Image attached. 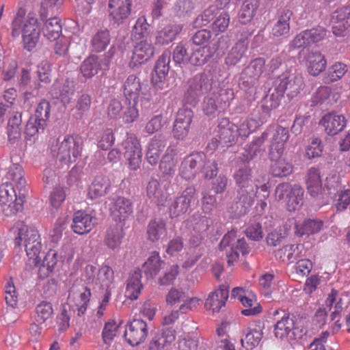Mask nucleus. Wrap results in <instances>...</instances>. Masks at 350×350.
<instances>
[{"label":"nucleus","instance_id":"f257e3e1","mask_svg":"<svg viewBox=\"0 0 350 350\" xmlns=\"http://www.w3.org/2000/svg\"><path fill=\"white\" fill-rule=\"evenodd\" d=\"M12 229L16 234L15 245L23 246L29 264L38 266L40 262L39 255L42 247L38 230L35 227L27 226L23 221L16 222Z\"/></svg>","mask_w":350,"mask_h":350},{"label":"nucleus","instance_id":"f03ea898","mask_svg":"<svg viewBox=\"0 0 350 350\" xmlns=\"http://www.w3.org/2000/svg\"><path fill=\"white\" fill-rule=\"evenodd\" d=\"M252 178V169L246 165L240 167L233 174V178L239 189L237 200L230 209L237 216L245 215L253 204Z\"/></svg>","mask_w":350,"mask_h":350},{"label":"nucleus","instance_id":"7ed1b4c3","mask_svg":"<svg viewBox=\"0 0 350 350\" xmlns=\"http://www.w3.org/2000/svg\"><path fill=\"white\" fill-rule=\"evenodd\" d=\"M50 149L53 157L66 165H70L81 157L83 143L78 135H67L61 142L53 140Z\"/></svg>","mask_w":350,"mask_h":350},{"label":"nucleus","instance_id":"20e7f679","mask_svg":"<svg viewBox=\"0 0 350 350\" xmlns=\"http://www.w3.org/2000/svg\"><path fill=\"white\" fill-rule=\"evenodd\" d=\"M25 192L3 183L0 186V205L6 216H12L23 209Z\"/></svg>","mask_w":350,"mask_h":350},{"label":"nucleus","instance_id":"39448f33","mask_svg":"<svg viewBox=\"0 0 350 350\" xmlns=\"http://www.w3.org/2000/svg\"><path fill=\"white\" fill-rule=\"evenodd\" d=\"M219 247L225 251L227 262L229 266L233 265L239 259V254L246 255L250 252V247L245 238L237 239V231L232 230L224 235L221 239Z\"/></svg>","mask_w":350,"mask_h":350},{"label":"nucleus","instance_id":"423d86ee","mask_svg":"<svg viewBox=\"0 0 350 350\" xmlns=\"http://www.w3.org/2000/svg\"><path fill=\"white\" fill-rule=\"evenodd\" d=\"M304 191L298 185H291L288 183L279 184L275 190V198L277 201L284 200L288 211H295L300 208L304 202Z\"/></svg>","mask_w":350,"mask_h":350},{"label":"nucleus","instance_id":"0eeeda50","mask_svg":"<svg viewBox=\"0 0 350 350\" xmlns=\"http://www.w3.org/2000/svg\"><path fill=\"white\" fill-rule=\"evenodd\" d=\"M123 155L128 162L129 168L137 171L142 163V152L139 140L134 133H127L122 142Z\"/></svg>","mask_w":350,"mask_h":350},{"label":"nucleus","instance_id":"6e6552de","mask_svg":"<svg viewBox=\"0 0 350 350\" xmlns=\"http://www.w3.org/2000/svg\"><path fill=\"white\" fill-rule=\"evenodd\" d=\"M90 296V289L84 284H73L69 291L67 304L73 311H77V316L81 317L87 310Z\"/></svg>","mask_w":350,"mask_h":350},{"label":"nucleus","instance_id":"1a4fd4ad","mask_svg":"<svg viewBox=\"0 0 350 350\" xmlns=\"http://www.w3.org/2000/svg\"><path fill=\"white\" fill-rule=\"evenodd\" d=\"M196 189L187 187L180 196L175 198L169 206V215L172 219L183 217L186 215L194 198Z\"/></svg>","mask_w":350,"mask_h":350},{"label":"nucleus","instance_id":"9d476101","mask_svg":"<svg viewBox=\"0 0 350 350\" xmlns=\"http://www.w3.org/2000/svg\"><path fill=\"white\" fill-rule=\"evenodd\" d=\"M110 215L116 224H124L133 213V204L131 199L118 196L111 202Z\"/></svg>","mask_w":350,"mask_h":350},{"label":"nucleus","instance_id":"9b49d317","mask_svg":"<svg viewBox=\"0 0 350 350\" xmlns=\"http://www.w3.org/2000/svg\"><path fill=\"white\" fill-rule=\"evenodd\" d=\"M148 334V325L142 319H133L126 325L124 338L131 346H137L144 342Z\"/></svg>","mask_w":350,"mask_h":350},{"label":"nucleus","instance_id":"f8f14e48","mask_svg":"<svg viewBox=\"0 0 350 350\" xmlns=\"http://www.w3.org/2000/svg\"><path fill=\"white\" fill-rule=\"evenodd\" d=\"M41 29L38 19L29 14L22 29L23 48L31 51L38 42Z\"/></svg>","mask_w":350,"mask_h":350},{"label":"nucleus","instance_id":"ddd939ff","mask_svg":"<svg viewBox=\"0 0 350 350\" xmlns=\"http://www.w3.org/2000/svg\"><path fill=\"white\" fill-rule=\"evenodd\" d=\"M70 228L78 234L89 233L96 224V217L92 213L85 210H79L74 213Z\"/></svg>","mask_w":350,"mask_h":350},{"label":"nucleus","instance_id":"4468645a","mask_svg":"<svg viewBox=\"0 0 350 350\" xmlns=\"http://www.w3.org/2000/svg\"><path fill=\"white\" fill-rule=\"evenodd\" d=\"M217 137L221 146L230 147L238 139V126L227 118H222L217 125Z\"/></svg>","mask_w":350,"mask_h":350},{"label":"nucleus","instance_id":"2eb2a0df","mask_svg":"<svg viewBox=\"0 0 350 350\" xmlns=\"http://www.w3.org/2000/svg\"><path fill=\"white\" fill-rule=\"evenodd\" d=\"M3 182L16 187L18 192L26 193L27 180L23 167L18 163H12L9 166L3 176Z\"/></svg>","mask_w":350,"mask_h":350},{"label":"nucleus","instance_id":"dca6fc26","mask_svg":"<svg viewBox=\"0 0 350 350\" xmlns=\"http://www.w3.org/2000/svg\"><path fill=\"white\" fill-rule=\"evenodd\" d=\"M193 117V113L190 109L182 108L178 110L172 131L176 139H183L188 135Z\"/></svg>","mask_w":350,"mask_h":350},{"label":"nucleus","instance_id":"f3484780","mask_svg":"<svg viewBox=\"0 0 350 350\" xmlns=\"http://www.w3.org/2000/svg\"><path fill=\"white\" fill-rule=\"evenodd\" d=\"M289 138L288 128L278 126L272 137V141L269 151L271 160L280 159L284 151V146Z\"/></svg>","mask_w":350,"mask_h":350},{"label":"nucleus","instance_id":"a211bd4d","mask_svg":"<svg viewBox=\"0 0 350 350\" xmlns=\"http://www.w3.org/2000/svg\"><path fill=\"white\" fill-rule=\"evenodd\" d=\"M229 295L228 286L226 284H221L211 292L206 299L204 306L206 310L212 313L219 312L222 308L225 307Z\"/></svg>","mask_w":350,"mask_h":350},{"label":"nucleus","instance_id":"6ab92c4d","mask_svg":"<svg viewBox=\"0 0 350 350\" xmlns=\"http://www.w3.org/2000/svg\"><path fill=\"white\" fill-rule=\"evenodd\" d=\"M206 156L202 152L193 153L186 157L180 167V175L186 180L194 178L198 169L205 159Z\"/></svg>","mask_w":350,"mask_h":350},{"label":"nucleus","instance_id":"aec40b11","mask_svg":"<svg viewBox=\"0 0 350 350\" xmlns=\"http://www.w3.org/2000/svg\"><path fill=\"white\" fill-rule=\"evenodd\" d=\"M171 53L170 51H165L157 59L154 68L155 72L152 77L153 85H158L159 88L164 85V81L170 70Z\"/></svg>","mask_w":350,"mask_h":350},{"label":"nucleus","instance_id":"412c9836","mask_svg":"<svg viewBox=\"0 0 350 350\" xmlns=\"http://www.w3.org/2000/svg\"><path fill=\"white\" fill-rule=\"evenodd\" d=\"M346 123L347 120L345 116L335 112L326 113L320 121L326 133L332 136L341 132L345 128Z\"/></svg>","mask_w":350,"mask_h":350},{"label":"nucleus","instance_id":"4be33fe9","mask_svg":"<svg viewBox=\"0 0 350 350\" xmlns=\"http://www.w3.org/2000/svg\"><path fill=\"white\" fill-rule=\"evenodd\" d=\"M140 89H124V96L128 105L124 111L122 119L125 124L135 122L139 117V110L136 107Z\"/></svg>","mask_w":350,"mask_h":350},{"label":"nucleus","instance_id":"5701e85b","mask_svg":"<svg viewBox=\"0 0 350 350\" xmlns=\"http://www.w3.org/2000/svg\"><path fill=\"white\" fill-rule=\"evenodd\" d=\"M154 55V47L146 41H141L133 49V56L129 62L131 67L142 64L151 59Z\"/></svg>","mask_w":350,"mask_h":350},{"label":"nucleus","instance_id":"b1692460","mask_svg":"<svg viewBox=\"0 0 350 350\" xmlns=\"http://www.w3.org/2000/svg\"><path fill=\"white\" fill-rule=\"evenodd\" d=\"M108 7L109 16L118 25L124 22L131 14V0H109Z\"/></svg>","mask_w":350,"mask_h":350},{"label":"nucleus","instance_id":"393cba45","mask_svg":"<svg viewBox=\"0 0 350 350\" xmlns=\"http://www.w3.org/2000/svg\"><path fill=\"white\" fill-rule=\"evenodd\" d=\"M142 278V270L139 268H135L129 273L125 290V297L127 299L134 301L139 298L144 288Z\"/></svg>","mask_w":350,"mask_h":350},{"label":"nucleus","instance_id":"a878e982","mask_svg":"<svg viewBox=\"0 0 350 350\" xmlns=\"http://www.w3.org/2000/svg\"><path fill=\"white\" fill-rule=\"evenodd\" d=\"M244 291L242 288H234L232 295L237 297L238 299L245 307L241 310V314L244 316H253L260 314L262 311L260 305L256 301V299L251 295H243Z\"/></svg>","mask_w":350,"mask_h":350},{"label":"nucleus","instance_id":"bb28decb","mask_svg":"<svg viewBox=\"0 0 350 350\" xmlns=\"http://www.w3.org/2000/svg\"><path fill=\"white\" fill-rule=\"evenodd\" d=\"M263 329L260 322L250 324L244 338H241L242 346L247 350L256 347L262 338Z\"/></svg>","mask_w":350,"mask_h":350},{"label":"nucleus","instance_id":"cd10ccee","mask_svg":"<svg viewBox=\"0 0 350 350\" xmlns=\"http://www.w3.org/2000/svg\"><path fill=\"white\" fill-rule=\"evenodd\" d=\"M305 183L309 194L316 198L322 193V178L321 170L317 167H310L306 174Z\"/></svg>","mask_w":350,"mask_h":350},{"label":"nucleus","instance_id":"c85d7f7f","mask_svg":"<svg viewBox=\"0 0 350 350\" xmlns=\"http://www.w3.org/2000/svg\"><path fill=\"white\" fill-rule=\"evenodd\" d=\"M308 72L313 76H317L326 67V60L319 51H308L304 57Z\"/></svg>","mask_w":350,"mask_h":350},{"label":"nucleus","instance_id":"c756f323","mask_svg":"<svg viewBox=\"0 0 350 350\" xmlns=\"http://www.w3.org/2000/svg\"><path fill=\"white\" fill-rule=\"evenodd\" d=\"M148 241L155 243L165 238L167 234L166 222L161 218H155L149 221L146 230Z\"/></svg>","mask_w":350,"mask_h":350},{"label":"nucleus","instance_id":"7c9ffc66","mask_svg":"<svg viewBox=\"0 0 350 350\" xmlns=\"http://www.w3.org/2000/svg\"><path fill=\"white\" fill-rule=\"evenodd\" d=\"M165 262L161 260L159 253L152 252L142 265V270L147 279L154 278L164 268Z\"/></svg>","mask_w":350,"mask_h":350},{"label":"nucleus","instance_id":"2f4dec72","mask_svg":"<svg viewBox=\"0 0 350 350\" xmlns=\"http://www.w3.org/2000/svg\"><path fill=\"white\" fill-rule=\"evenodd\" d=\"M343 300L339 296L338 291L332 288L325 300L326 308L331 311L330 318L332 321H336V323L340 321V316L343 310Z\"/></svg>","mask_w":350,"mask_h":350},{"label":"nucleus","instance_id":"473e14b6","mask_svg":"<svg viewBox=\"0 0 350 350\" xmlns=\"http://www.w3.org/2000/svg\"><path fill=\"white\" fill-rule=\"evenodd\" d=\"M58 262L57 252L55 250H49L45 255L42 263H39L38 278L44 280L48 278L54 271Z\"/></svg>","mask_w":350,"mask_h":350},{"label":"nucleus","instance_id":"72a5a7b5","mask_svg":"<svg viewBox=\"0 0 350 350\" xmlns=\"http://www.w3.org/2000/svg\"><path fill=\"white\" fill-rule=\"evenodd\" d=\"M111 187L109 178L107 176H97L89 188L88 196L95 199L106 195Z\"/></svg>","mask_w":350,"mask_h":350},{"label":"nucleus","instance_id":"f704fd0d","mask_svg":"<svg viewBox=\"0 0 350 350\" xmlns=\"http://www.w3.org/2000/svg\"><path fill=\"white\" fill-rule=\"evenodd\" d=\"M53 12L49 14L50 18H47L42 21L44 22V26L42 27L41 31L43 36L50 41H55L57 40L62 33V25L60 20L57 17H53Z\"/></svg>","mask_w":350,"mask_h":350},{"label":"nucleus","instance_id":"c9c22d12","mask_svg":"<svg viewBox=\"0 0 350 350\" xmlns=\"http://www.w3.org/2000/svg\"><path fill=\"white\" fill-rule=\"evenodd\" d=\"M284 314L281 319L278 320L274 325V335L280 340L289 339L292 329H293V319L288 313L282 311Z\"/></svg>","mask_w":350,"mask_h":350},{"label":"nucleus","instance_id":"e433bc0d","mask_svg":"<svg viewBox=\"0 0 350 350\" xmlns=\"http://www.w3.org/2000/svg\"><path fill=\"white\" fill-rule=\"evenodd\" d=\"M271 81L273 88H301L304 85L301 76L290 72H284Z\"/></svg>","mask_w":350,"mask_h":350},{"label":"nucleus","instance_id":"4c0bfd02","mask_svg":"<svg viewBox=\"0 0 350 350\" xmlns=\"http://www.w3.org/2000/svg\"><path fill=\"white\" fill-rule=\"evenodd\" d=\"M146 191L147 197L157 206H163L167 201V196L157 179L152 178L148 182Z\"/></svg>","mask_w":350,"mask_h":350},{"label":"nucleus","instance_id":"58836bf2","mask_svg":"<svg viewBox=\"0 0 350 350\" xmlns=\"http://www.w3.org/2000/svg\"><path fill=\"white\" fill-rule=\"evenodd\" d=\"M124 224H114L107 229L105 243L110 249L115 250L120 247L124 237Z\"/></svg>","mask_w":350,"mask_h":350},{"label":"nucleus","instance_id":"ea45409f","mask_svg":"<svg viewBox=\"0 0 350 350\" xmlns=\"http://www.w3.org/2000/svg\"><path fill=\"white\" fill-rule=\"evenodd\" d=\"M260 5V0H245L238 13L239 21L241 24L250 23L255 16Z\"/></svg>","mask_w":350,"mask_h":350},{"label":"nucleus","instance_id":"a19ab883","mask_svg":"<svg viewBox=\"0 0 350 350\" xmlns=\"http://www.w3.org/2000/svg\"><path fill=\"white\" fill-rule=\"evenodd\" d=\"M284 89H269L268 94L262 100V109L269 113L276 109L280 104L284 94Z\"/></svg>","mask_w":350,"mask_h":350},{"label":"nucleus","instance_id":"79ce46f5","mask_svg":"<svg viewBox=\"0 0 350 350\" xmlns=\"http://www.w3.org/2000/svg\"><path fill=\"white\" fill-rule=\"evenodd\" d=\"M248 42L245 39H241L236 42L234 46L228 52L225 62L229 66H236L243 57L247 49Z\"/></svg>","mask_w":350,"mask_h":350},{"label":"nucleus","instance_id":"37998d69","mask_svg":"<svg viewBox=\"0 0 350 350\" xmlns=\"http://www.w3.org/2000/svg\"><path fill=\"white\" fill-rule=\"evenodd\" d=\"M300 245H288L275 252V257L283 262L293 263L299 258Z\"/></svg>","mask_w":350,"mask_h":350},{"label":"nucleus","instance_id":"c03bdc74","mask_svg":"<svg viewBox=\"0 0 350 350\" xmlns=\"http://www.w3.org/2000/svg\"><path fill=\"white\" fill-rule=\"evenodd\" d=\"M336 89H318L312 98L313 105L319 104L332 105L340 98Z\"/></svg>","mask_w":350,"mask_h":350},{"label":"nucleus","instance_id":"a18cd8bd","mask_svg":"<svg viewBox=\"0 0 350 350\" xmlns=\"http://www.w3.org/2000/svg\"><path fill=\"white\" fill-rule=\"evenodd\" d=\"M111 41L110 31L107 28L100 29L92 36L91 45L92 51L100 53L106 49Z\"/></svg>","mask_w":350,"mask_h":350},{"label":"nucleus","instance_id":"49530a36","mask_svg":"<svg viewBox=\"0 0 350 350\" xmlns=\"http://www.w3.org/2000/svg\"><path fill=\"white\" fill-rule=\"evenodd\" d=\"M53 314L52 304L48 301H42L36 307L34 320L39 324H44L53 318Z\"/></svg>","mask_w":350,"mask_h":350},{"label":"nucleus","instance_id":"de8ad7c7","mask_svg":"<svg viewBox=\"0 0 350 350\" xmlns=\"http://www.w3.org/2000/svg\"><path fill=\"white\" fill-rule=\"evenodd\" d=\"M100 68V64L98 61V57L96 55L89 56L80 66L81 74L85 79L92 78L98 73Z\"/></svg>","mask_w":350,"mask_h":350},{"label":"nucleus","instance_id":"09e8293b","mask_svg":"<svg viewBox=\"0 0 350 350\" xmlns=\"http://www.w3.org/2000/svg\"><path fill=\"white\" fill-rule=\"evenodd\" d=\"M213 54L209 47L198 49L189 55V64L193 66H202L213 57Z\"/></svg>","mask_w":350,"mask_h":350},{"label":"nucleus","instance_id":"8fccbe9b","mask_svg":"<svg viewBox=\"0 0 350 350\" xmlns=\"http://www.w3.org/2000/svg\"><path fill=\"white\" fill-rule=\"evenodd\" d=\"M114 282V272L113 269L108 265L103 264L98 269L97 274L96 284L100 285L106 290Z\"/></svg>","mask_w":350,"mask_h":350},{"label":"nucleus","instance_id":"3c124183","mask_svg":"<svg viewBox=\"0 0 350 350\" xmlns=\"http://www.w3.org/2000/svg\"><path fill=\"white\" fill-rule=\"evenodd\" d=\"M175 156L176 152L173 149L167 150L159 164V169L162 174L172 175L174 173L177 162Z\"/></svg>","mask_w":350,"mask_h":350},{"label":"nucleus","instance_id":"603ef678","mask_svg":"<svg viewBox=\"0 0 350 350\" xmlns=\"http://www.w3.org/2000/svg\"><path fill=\"white\" fill-rule=\"evenodd\" d=\"M271 165V172L273 176L284 177L290 175L293 172V165L284 159H278Z\"/></svg>","mask_w":350,"mask_h":350},{"label":"nucleus","instance_id":"864d4df0","mask_svg":"<svg viewBox=\"0 0 350 350\" xmlns=\"http://www.w3.org/2000/svg\"><path fill=\"white\" fill-rule=\"evenodd\" d=\"M218 14L219 12H217V7L215 5H210L195 19L193 21L194 27H201L202 26H206L213 21Z\"/></svg>","mask_w":350,"mask_h":350},{"label":"nucleus","instance_id":"5fc2aeb1","mask_svg":"<svg viewBox=\"0 0 350 350\" xmlns=\"http://www.w3.org/2000/svg\"><path fill=\"white\" fill-rule=\"evenodd\" d=\"M230 23V17L226 11L219 12L211 25L212 30L215 33H223L227 30Z\"/></svg>","mask_w":350,"mask_h":350},{"label":"nucleus","instance_id":"6e6d98bb","mask_svg":"<svg viewBox=\"0 0 350 350\" xmlns=\"http://www.w3.org/2000/svg\"><path fill=\"white\" fill-rule=\"evenodd\" d=\"M187 293L181 288L172 287L165 295V301L167 306L178 305L187 298Z\"/></svg>","mask_w":350,"mask_h":350},{"label":"nucleus","instance_id":"4d7b16f0","mask_svg":"<svg viewBox=\"0 0 350 350\" xmlns=\"http://www.w3.org/2000/svg\"><path fill=\"white\" fill-rule=\"evenodd\" d=\"M177 34L178 31L176 29L167 26L158 32L155 38V44L161 46L167 44L175 39Z\"/></svg>","mask_w":350,"mask_h":350},{"label":"nucleus","instance_id":"13d9d810","mask_svg":"<svg viewBox=\"0 0 350 350\" xmlns=\"http://www.w3.org/2000/svg\"><path fill=\"white\" fill-rule=\"evenodd\" d=\"M119 325L114 320H109L105 323L103 332L102 338L105 345H111L116 336Z\"/></svg>","mask_w":350,"mask_h":350},{"label":"nucleus","instance_id":"bf43d9fd","mask_svg":"<svg viewBox=\"0 0 350 350\" xmlns=\"http://www.w3.org/2000/svg\"><path fill=\"white\" fill-rule=\"evenodd\" d=\"M213 94L217 99L219 108L222 111L229 106L230 100L234 98L232 89H219L217 92Z\"/></svg>","mask_w":350,"mask_h":350},{"label":"nucleus","instance_id":"052dcab7","mask_svg":"<svg viewBox=\"0 0 350 350\" xmlns=\"http://www.w3.org/2000/svg\"><path fill=\"white\" fill-rule=\"evenodd\" d=\"M50 113L51 105L49 102L46 100H41L38 105L35 113V118L40 121L41 123L40 124L41 126L46 125V121L50 117Z\"/></svg>","mask_w":350,"mask_h":350},{"label":"nucleus","instance_id":"680f3d73","mask_svg":"<svg viewBox=\"0 0 350 350\" xmlns=\"http://www.w3.org/2000/svg\"><path fill=\"white\" fill-rule=\"evenodd\" d=\"M347 66L342 63H337L329 69L327 77L325 78V82L329 83L340 79L347 72Z\"/></svg>","mask_w":350,"mask_h":350},{"label":"nucleus","instance_id":"e2e57ef3","mask_svg":"<svg viewBox=\"0 0 350 350\" xmlns=\"http://www.w3.org/2000/svg\"><path fill=\"white\" fill-rule=\"evenodd\" d=\"M61 5L60 0H42L39 10L40 20L44 21L49 16V12H53L55 8L57 10Z\"/></svg>","mask_w":350,"mask_h":350},{"label":"nucleus","instance_id":"0e129e2a","mask_svg":"<svg viewBox=\"0 0 350 350\" xmlns=\"http://www.w3.org/2000/svg\"><path fill=\"white\" fill-rule=\"evenodd\" d=\"M26 14V10L25 9L23 8H18L16 15L14 16L12 24H11V28H12V32L11 34L12 37L16 38L19 36L21 31V27L24 22V17Z\"/></svg>","mask_w":350,"mask_h":350},{"label":"nucleus","instance_id":"69168bd1","mask_svg":"<svg viewBox=\"0 0 350 350\" xmlns=\"http://www.w3.org/2000/svg\"><path fill=\"white\" fill-rule=\"evenodd\" d=\"M149 24L146 22L144 16L139 17L136 21L132 34L136 39L146 38L148 35Z\"/></svg>","mask_w":350,"mask_h":350},{"label":"nucleus","instance_id":"338daca9","mask_svg":"<svg viewBox=\"0 0 350 350\" xmlns=\"http://www.w3.org/2000/svg\"><path fill=\"white\" fill-rule=\"evenodd\" d=\"M259 77L256 76L255 74L252 75L249 70L245 68L241 74L239 81V86L241 88H254L258 85Z\"/></svg>","mask_w":350,"mask_h":350},{"label":"nucleus","instance_id":"774afa93","mask_svg":"<svg viewBox=\"0 0 350 350\" xmlns=\"http://www.w3.org/2000/svg\"><path fill=\"white\" fill-rule=\"evenodd\" d=\"M5 300L6 304L12 308L16 307L18 303V295L11 279L7 281L5 286Z\"/></svg>","mask_w":350,"mask_h":350}]
</instances>
